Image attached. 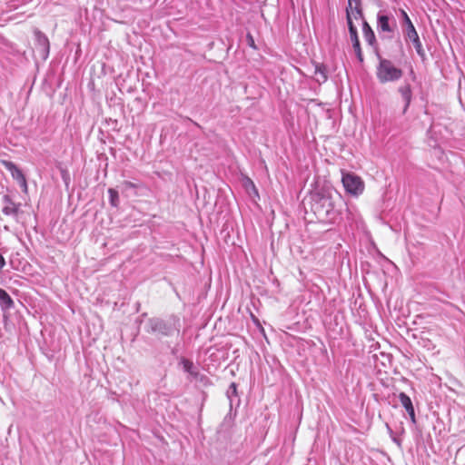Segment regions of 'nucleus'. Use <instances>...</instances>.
<instances>
[{"mask_svg": "<svg viewBox=\"0 0 465 465\" xmlns=\"http://www.w3.org/2000/svg\"><path fill=\"white\" fill-rule=\"evenodd\" d=\"M227 397L229 398L230 401L232 402V398L233 396H237V385L234 382H232L227 390Z\"/></svg>", "mask_w": 465, "mask_h": 465, "instance_id": "obj_20", "label": "nucleus"}, {"mask_svg": "<svg viewBox=\"0 0 465 465\" xmlns=\"http://www.w3.org/2000/svg\"><path fill=\"white\" fill-rule=\"evenodd\" d=\"M378 64L376 66V77L379 83L384 84L387 83H395L403 76V70L397 67L390 59L384 58L376 51Z\"/></svg>", "mask_w": 465, "mask_h": 465, "instance_id": "obj_2", "label": "nucleus"}, {"mask_svg": "<svg viewBox=\"0 0 465 465\" xmlns=\"http://www.w3.org/2000/svg\"><path fill=\"white\" fill-rule=\"evenodd\" d=\"M311 210L319 220L325 221L333 218L335 211L331 193L326 190L312 193Z\"/></svg>", "mask_w": 465, "mask_h": 465, "instance_id": "obj_1", "label": "nucleus"}, {"mask_svg": "<svg viewBox=\"0 0 465 465\" xmlns=\"http://www.w3.org/2000/svg\"><path fill=\"white\" fill-rule=\"evenodd\" d=\"M362 33L365 41L370 45L373 46L376 44V36L371 27L365 20H363L362 23Z\"/></svg>", "mask_w": 465, "mask_h": 465, "instance_id": "obj_14", "label": "nucleus"}, {"mask_svg": "<svg viewBox=\"0 0 465 465\" xmlns=\"http://www.w3.org/2000/svg\"><path fill=\"white\" fill-rule=\"evenodd\" d=\"M109 202L113 207H118L120 203L118 192L114 188L108 189Z\"/></svg>", "mask_w": 465, "mask_h": 465, "instance_id": "obj_18", "label": "nucleus"}, {"mask_svg": "<svg viewBox=\"0 0 465 465\" xmlns=\"http://www.w3.org/2000/svg\"><path fill=\"white\" fill-rule=\"evenodd\" d=\"M352 16L355 19L363 18V15L362 16L358 15L355 13L354 9L346 8V19H347V25H348V29H349L350 35L358 33L357 27L354 25V24L352 22Z\"/></svg>", "mask_w": 465, "mask_h": 465, "instance_id": "obj_15", "label": "nucleus"}, {"mask_svg": "<svg viewBox=\"0 0 465 465\" xmlns=\"http://www.w3.org/2000/svg\"><path fill=\"white\" fill-rule=\"evenodd\" d=\"M2 164L10 172L13 179H15L25 193L27 192V183L23 172L11 161L3 160Z\"/></svg>", "mask_w": 465, "mask_h": 465, "instance_id": "obj_7", "label": "nucleus"}, {"mask_svg": "<svg viewBox=\"0 0 465 465\" xmlns=\"http://www.w3.org/2000/svg\"><path fill=\"white\" fill-rule=\"evenodd\" d=\"M196 381H199L203 382L204 385L208 384L209 379L204 374L200 373L198 379H195Z\"/></svg>", "mask_w": 465, "mask_h": 465, "instance_id": "obj_22", "label": "nucleus"}, {"mask_svg": "<svg viewBox=\"0 0 465 465\" xmlns=\"http://www.w3.org/2000/svg\"><path fill=\"white\" fill-rule=\"evenodd\" d=\"M347 8L354 9L355 13L362 16V10L361 8V0H348V6Z\"/></svg>", "mask_w": 465, "mask_h": 465, "instance_id": "obj_19", "label": "nucleus"}, {"mask_svg": "<svg viewBox=\"0 0 465 465\" xmlns=\"http://www.w3.org/2000/svg\"><path fill=\"white\" fill-rule=\"evenodd\" d=\"M315 75L317 76L318 82H325L328 78L326 74V68L322 64H317L315 67Z\"/></svg>", "mask_w": 465, "mask_h": 465, "instance_id": "obj_17", "label": "nucleus"}, {"mask_svg": "<svg viewBox=\"0 0 465 465\" xmlns=\"http://www.w3.org/2000/svg\"><path fill=\"white\" fill-rule=\"evenodd\" d=\"M400 12L402 17V22L406 25L404 30L405 39L410 40L412 43L418 55L424 61L426 59V53L422 47V44L420 40L416 28L408 14L403 9H401Z\"/></svg>", "mask_w": 465, "mask_h": 465, "instance_id": "obj_3", "label": "nucleus"}, {"mask_svg": "<svg viewBox=\"0 0 465 465\" xmlns=\"http://www.w3.org/2000/svg\"><path fill=\"white\" fill-rule=\"evenodd\" d=\"M351 41L352 43V47L354 49V52L356 54L357 59L360 63L363 62V54L361 48V44L358 36V33L350 35Z\"/></svg>", "mask_w": 465, "mask_h": 465, "instance_id": "obj_16", "label": "nucleus"}, {"mask_svg": "<svg viewBox=\"0 0 465 465\" xmlns=\"http://www.w3.org/2000/svg\"><path fill=\"white\" fill-rule=\"evenodd\" d=\"M3 203H5L2 212L8 216L16 217L19 212L20 203L13 202L11 197L7 194L3 196Z\"/></svg>", "mask_w": 465, "mask_h": 465, "instance_id": "obj_10", "label": "nucleus"}, {"mask_svg": "<svg viewBox=\"0 0 465 465\" xmlns=\"http://www.w3.org/2000/svg\"><path fill=\"white\" fill-rule=\"evenodd\" d=\"M341 182L345 191L351 195L358 196L364 190L361 178L352 173H342Z\"/></svg>", "mask_w": 465, "mask_h": 465, "instance_id": "obj_4", "label": "nucleus"}, {"mask_svg": "<svg viewBox=\"0 0 465 465\" xmlns=\"http://www.w3.org/2000/svg\"><path fill=\"white\" fill-rule=\"evenodd\" d=\"M150 331L159 333L163 336H171L178 328L175 325V321L166 322L159 318H152L148 321Z\"/></svg>", "mask_w": 465, "mask_h": 465, "instance_id": "obj_5", "label": "nucleus"}, {"mask_svg": "<svg viewBox=\"0 0 465 465\" xmlns=\"http://www.w3.org/2000/svg\"><path fill=\"white\" fill-rule=\"evenodd\" d=\"M34 34L35 38L36 52L43 60H46L50 52L49 40L47 36L38 29H35Z\"/></svg>", "mask_w": 465, "mask_h": 465, "instance_id": "obj_6", "label": "nucleus"}, {"mask_svg": "<svg viewBox=\"0 0 465 465\" xmlns=\"http://www.w3.org/2000/svg\"><path fill=\"white\" fill-rule=\"evenodd\" d=\"M391 18L389 15L379 12L377 15V29L379 32H384V33H393L394 27L396 26V23L394 20L393 25L390 23Z\"/></svg>", "mask_w": 465, "mask_h": 465, "instance_id": "obj_9", "label": "nucleus"}, {"mask_svg": "<svg viewBox=\"0 0 465 465\" xmlns=\"http://www.w3.org/2000/svg\"><path fill=\"white\" fill-rule=\"evenodd\" d=\"M0 307L3 312L9 311L15 307V302L8 292L0 288Z\"/></svg>", "mask_w": 465, "mask_h": 465, "instance_id": "obj_13", "label": "nucleus"}, {"mask_svg": "<svg viewBox=\"0 0 465 465\" xmlns=\"http://www.w3.org/2000/svg\"><path fill=\"white\" fill-rule=\"evenodd\" d=\"M397 92L401 94V99L404 102L402 109V114H404L407 113L413 97L411 84L407 82L403 83L398 87Z\"/></svg>", "mask_w": 465, "mask_h": 465, "instance_id": "obj_8", "label": "nucleus"}, {"mask_svg": "<svg viewBox=\"0 0 465 465\" xmlns=\"http://www.w3.org/2000/svg\"><path fill=\"white\" fill-rule=\"evenodd\" d=\"M180 364L183 366V369L185 372H187L193 379H198L200 375L199 369L197 366L194 365V363L192 361L186 358H182L180 361Z\"/></svg>", "mask_w": 465, "mask_h": 465, "instance_id": "obj_12", "label": "nucleus"}, {"mask_svg": "<svg viewBox=\"0 0 465 465\" xmlns=\"http://www.w3.org/2000/svg\"><path fill=\"white\" fill-rule=\"evenodd\" d=\"M246 41H247V45H248L251 48H252V49H254V50H256V49H257V46H256L255 42H254V38H253V36L252 35V34H251V33H248V34L246 35Z\"/></svg>", "mask_w": 465, "mask_h": 465, "instance_id": "obj_21", "label": "nucleus"}, {"mask_svg": "<svg viewBox=\"0 0 465 465\" xmlns=\"http://www.w3.org/2000/svg\"><path fill=\"white\" fill-rule=\"evenodd\" d=\"M399 400L401 405L404 407L412 422L416 421L415 411L411 398L404 392L399 394Z\"/></svg>", "mask_w": 465, "mask_h": 465, "instance_id": "obj_11", "label": "nucleus"}, {"mask_svg": "<svg viewBox=\"0 0 465 465\" xmlns=\"http://www.w3.org/2000/svg\"><path fill=\"white\" fill-rule=\"evenodd\" d=\"M5 266V260L4 256L0 253V272L3 270V268Z\"/></svg>", "mask_w": 465, "mask_h": 465, "instance_id": "obj_24", "label": "nucleus"}, {"mask_svg": "<svg viewBox=\"0 0 465 465\" xmlns=\"http://www.w3.org/2000/svg\"><path fill=\"white\" fill-rule=\"evenodd\" d=\"M123 186H124V188L125 190L130 189V188H135V187H136L134 183H133L132 182H129V181H124V182L123 183Z\"/></svg>", "mask_w": 465, "mask_h": 465, "instance_id": "obj_23", "label": "nucleus"}]
</instances>
